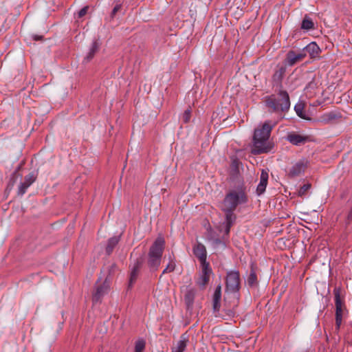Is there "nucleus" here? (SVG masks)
I'll list each match as a JSON object with an SVG mask.
<instances>
[{
	"mask_svg": "<svg viewBox=\"0 0 352 352\" xmlns=\"http://www.w3.org/2000/svg\"><path fill=\"white\" fill-rule=\"evenodd\" d=\"M278 120H266L254 129L252 153L260 154L270 152L273 148V144L269 141L271 131L277 124Z\"/></svg>",
	"mask_w": 352,
	"mask_h": 352,
	"instance_id": "nucleus-1",
	"label": "nucleus"
},
{
	"mask_svg": "<svg viewBox=\"0 0 352 352\" xmlns=\"http://www.w3.org/2000/svg\"><path fill=\"white\" fill-rule=\"evenodd\" d=\"M164 244V239L159 236L151 247L148 254V265L153 270H156L160 264Z\"/></svg>",
	"mask_w": 352,
	"mask_h": 352,
	"instance_id": "nucleus-2",
	"label": "nucleus"
},
{
	"mask_svg": "<svg viewBox=\"0 0 352 352\" xmlns=\"http://www.w3.org/2000/svg\"><path fill=\"white\" fill-rule=\"evenodd\" d=\"M246 201L245 192L241 189H237L226 195L223 204L226 209L234 210L239 204L245 203Z\"/></svg>",
	"mask_w": 352,
	"mask_h": 352,
	"instance_id": "nucleus-3",
	"label": "nucleus"
},
{
	"mask_svg": "<svg viewBox=\"0 0 352 352\" xmlns=\"http://www.w3.org/2000/svg\"><path fill=\"white\" fill-rule=\"evenodd\" d=\"M267 104L269 108L274 110H288L290 107L289 95L286 91H280L277 100L270 97L267 99Z\"/></svg>",
	"mask_w": 352,
	"mask_h": 352,
	"instance_id": "nucleus-4",
	"label": "nucleus"
},
{
	"mask_svg": "<svg viewBox=\"0 0 352 352\" xmlns=\"http://www.w3.org/2000/svg\"><path fill=\"white\" fill-rule=\"evenodd\" d=\"M239 274L238 271H230L228 272L226 276V292L230 293H236L239 289Z\"/></svg>",
	"mask_w": 352,
	"mask_h": 352,
	"instance_id": "nucleus-5",
	"label": "nucleus"
},
{
	"mask_svg": "<svg viewBox=\"0 0 352 352\" xmlns=\"http://www.w3.org/2000/svg\"><path fill=\"white\" fill-rule=\"evenodd\" d=\"M110 280L106 278L102 283L97 282L96 285V292L93 294V301L99 302L101 298L108 294L110 290Z\"/></svg>",
	"mask_w": 352,
	"mask_h": 352,
	"instance_id": "nucleus-6",
	"label": "nucleus"
},
{
	"mask_svg": "<svg viewBox=\"0 0 352 352\" xmlns=\"http://www.w3.org/2000/svg\"><path fill=\"white\" fill-rule=\"evenodd\" d=\"M307 166V161L306 160H300L292 164L287 170V175L291 178H294L302 175Z\"/></svg>",
	"mask_w": 352,
	"mask_h": 352,
	"instance_id": "nucleus-7",
	"label": "nucleus"
},
{
	"mask_svg": "<svg viewBox=\"0 0 352 352\" xmlns=\"http://www.w3.org/2000/svg\"><path fill=\"white\" fill-rule=\"evenodd\" d=\"M340 118H341V115L339 111H322L316 113V122L330 123Z\"/></svg>",
	"mask_w": 352,
	"mask_h": 352,
	"instance_id": "nucleus-8",
	"label": "nucleus"
},
{
	"mask_svg": "<svg viewBox=\"0 0 352 352\" xmlns=\"http://www.w3.org/2000/svg\"><path fill=\"white\" fill-rule=\"evenodd\" d=\"M201 266V273L200 274L199 278L197 280V285L201 288L204 289L208 284L210 276L212 273V269L210 267L209 264H205Z\"/></svg>",
	"mask_w": 352,
	"mask_h": 352,
	"instance_id": "nucleus-9",
	"label": "nucleus"
},
{
	"mask_svg": "<svg viewBox=\"0 0 352 352\" xmlns=\"http://www.w3.org/2000/svg\"><path fill=\"white\" fill-rule=\"evenodd\" d=\"M36 175L34 173H30L27 175L23 181L19 184L18 187L17 194L19 196L23 195L27 189L35 182Z\"/></svg>",
	"mask_w": 352,
	"mask_h": 352,
	"instance_id": "nucleus-10",
	"label": "nucleus"
},
{
	"mask_svg": "<svg viewBox=\"0 0 352 352\" xmlns=\"http://www.w3.org/2000/svg\"><path fill=\"white\" fill-rule=\"evenodd\" d=\"M336 304V324L338 329H340L342 321L343 309L340 296L338 292L335 295Z\"/></svg>",
	"mask_w": 352,
	"mask_h": 352,
	"instance_id": "nucleus-11",
	"label": "nucleus"
},
{
	"mask_svg": "<svg viewBox=\"0 0 352 352\" xmlns=\"http://www.w3.org/2000/svg\"><path fill=\"white\" fill-rule=\"evenodd\" d=\"M194 254L199 258L201 265H205V264H209L206 261L207 254L205 246L201 243L197 244L193 248Z\"/></svg>",
	"mask_w": 352,
	"mask_h": 352,
	"instance_id": "nucleus-12",
	"label": "nucleus"
},
{
	"mask_svg": "<svg viewBox=\"0 0 352 352\" xmlns=\"http://www.w3.org/2000/svg\"><path fill=\"white\" fill-rule=\"evenodd\" d=\"M306 56V53L303 51L296 53L294 51H289L287 54L286 63L288 65L292 66L296 63L302 60Z\"/></svg>",
	"mask_w": 352,
	"mask_h": 352,
	"instance_id": "nucleus-13",
	"label": "nucleus"
},
{
	"mask_svg": "<svg viewBox=\"0 0 352 352\" xmlns=\"http://www.w3.org/2000/svg\"><path fill=\"white\" fill-rule=\"evenodd\" d=\"M268 177V172L265 170H262L260 176V182L256 188V193L258 195H260L265 192L267 184Z\"/></svg>",
	"mask_w": 352,
	"mask_h": 352,
	"instance_id": "nucleus-14",
	"label": "nucleus"
},
{
	"mask_svg": "<svg viewBox=\"0 0 352 352\" xmlns=\"http://www.w3.org/2000/svg\"><path fill=\"white\" fill-rule=\"evenodd\" d=\"M223 210L226 212L225 232L226 234H228V233L230 232V229L233 223L234 222L236 217L233 213L234 210L226 209L225 207H223Z\"/></svg>",
	"mask_w": 352,
	"mask_h": 352,
	"instance_id": "nucleus-15",
	"label": "nucleus"
},
{
	"mask_svg": "<svg viewBox=\"0 0 352 352\" xmlns=\"http://www.w3.org/2000/svg\"><path fill=\"white\" fill-rule=\"evenodd\" d=\"M221 286L219 285L214 292L212 307L214 311H218L221 307Z\"/></svg>",
	"mask_w": 352,
	"mask_h": 352,
	"instance_id": "nucleus-16",
	"label": "nucleus"
},
{
	"mask_svg": "<svg viewBox=\"0 0 352 352\" xmlns=\"http://www.w3.org/2000/svg\"><path fill=\"white\" fill-rule=\"evenodd\" d=\"M286 139L294 145H300L303 144L307 140L305 137L295 133L288 134Z\"/></svg>",
	"mask_w": 352,
	"mask_h": 352,
	"instance_id": "nucleus-17",
	"label": "nucleus"
},
{
	"mask_svg": "<svg viewBox=\"0 0 352 352\" xmlns=\"http://www.w3.org/2000/svg\"><path fill=\"white\" fill-rule=\"evenodd\" d=\"M184 298L186 303L188 307H190L192 305L196 294L195 289L190 287H186L184 291Z\"/></svg>",
	"mask_w": 352,
	"mask_h": 352,
	"instance_id": "nucleus-18",
	"label": "nucleus"
},
{
	"mask_svg": "<svg viewBox=\"0 0 352 352\" xmlns=\"http://www.w3.org/2000/svg\"><path fill=\"white\" fill-rule=\"evenodd\" d=\"M299 118L302 120L316 122V113H321L322 111H296Z\"/></svg>",
	"mask_w": 352,
	"mask_h": 352,
	"instance_id": "nucleus-19",
	"label": "nucleus"
},
{
	"mask_svg": "<svg viewBox=\"0 0 352 352\" xmlns=\"http://www.w3.org/2000/svg\"><path fill=\"white\" fill-rule=\"evenodd\" d=\"M305 50L309 54L311 58L318 56L320 52V47L314 42L310 43L307 45Z\"/></svg>",
	"mask_w": 352,
	"mask_h": 352,
	"instance_id": "nucleus-20",
	"label": "nucleus"
},
{
	"mask_svg": "<svg viewBox=\"0 0 352 352\" xmlns=\"http://www.w3.org/2000/svg\"><path fill=\"white\" fill-rule=\"evenodd\" d=\"M187 340L186 338L182 337V339L177 342V346L174 347L172 352H184L186 347Z\"/></svg>",
	"mask_w": 352,
	"mask_h": 352,
	"instance_id": "nucleus-21",
	"label": "nucleus"
},
{
	"mask_svg": "<svg viewBox=\"0 0 352 352\" xmlns=\"http://www.w3.org/2000/svg\"><path fill=\"white\" fill-rule=\"evenodd\" d=\"M118 241H119V237H117V236H114V237L109 239L107 248H106L108 254H110L112 252L113 249L118 244Z\"/></svg>",
	"mask_w": 352,
	"mask_h": 352,
	"instance_id": "nucleus-22",
	"label": "nucleus"
},
{
	"mask_svg": "<svg viewBox=\"0 0 352 352\" xmlns=\"http://www.w3.org/2000/svg\"><path fill=\"white\" fill-rule=\"evenodd\" d=\"M247 283L249 286L254 287L258 285L257 277L254 270H252L248 278Z\"/></svg>",
	"mask_w": 352,
	"mask_h": 352,
	"instance_id": "nucleus-23",
	"label": "nucleus"
},
{
	"mask_svg": "<svg viewBox=\"0 0 352 352\" xmlns=\"http://www.w3.org/2000/svg\"><path fill=\"white\" fill-rule=\"evenodd\" d=\"M140 264V262L138 261L134 264L131 273V283L135 280Z\"/></svg>",
	"mask_w": 352,
	"mask_h": 352,
	"instance_id": "nucleus-24",
	"label": "nucleus"
},
{
	"mask_svg": "<svg viewBox=\"0 0 352 352\" xmlns=\"http://www.w3.org/2000/svg\"><path fill=\"white\" fill-rule=\"evenodd\" d=\"M301 28L306 30H309L314 28V23L309 19L305 18L302 22Z\"/></svg>",
	"mask_w": 352,
	"mask_h": 352,
	"instance_id": "nucleus-25",
	"label": "nucleus"
},
{
	"mask_svg": "<svg viewBox=\"0 0 352 352\" xmlns=\"http://www.w3.org/2000/svg\"><path fill=\"white\" fill-rule=\"evenodd\" d=\"M145 341L143 339L137 340L135 345V352H143L145 349Z\"/></svg>",
	"mask_w": 352,
	"mask_h": 352,
	"instance_id": "nucleus-26",
	"label": "nucleus"
},
{
	"mask_svg": "<svg viewBox=\"0 0 352 352\" xmlns=\"http://www.w3.org/2000/svg\"><path fill=\"white\" fill-rule=\"evenodd\" d=\"M311 188V185L309 184L303 185L298 191V195L300 197H302L305 195L306 192L309 190Z\"/></svg>",
	"mask_w": 352,
	"mask_h": 352,
	"instance_id": "nucleus-27",
	"label": "nucleus"
},
{
	"mask_svg": "<svg viewBox=\"0 0 352 352\" xmlns=\"http://www.w3.org/2000/svg\"><path fill=\"white\" fill-rule=\"evenodd\" d=\"M96 52V47L95 45H94L92 46V47L90 49V51H89L88 55L85 58V59L87 60V62H89L94 57Z\"/></svg>",
	"mask_w": 352,
	"mask_h": 352,
	"instance_id": "nucleus-28",
	"label": "nucleus"
},
{
	"mask_svg": "<svg viewBox=\"0 0 352 352\" xmlns=\"http://www.w3.org/2000/svg\"><path fill=\"white\" fill-rule=\"evenodd\" d=\"M175 264L174 262H170L166 267L164 270L163 271V274L164 273H166V272H173L174 270H175Z\"/></svg>",
	"mask_w": 352,
	"mask_h": 352,
	"instance_id": "nucleus-29",
	"label": "nucleus"
},
{
	"mask_svg": "<svg viewBox=\"0 0 352 352\" xmlns=\"http://www.w3.org/2000/svg\"><path fill=\"white\" fill-rule=\"evenodd\" d=\"M284 73V69H280L279 71L276 72L274 76H273V78L274 80H280L281 78H282V76Z\"/></svg>",
	"mask_w": 352,
	"mask_h": 352,
	"instance_id": "nucleus-30",
	"label": "nucleus"
},
{
	"mask_svg": "<svg viewBox=\"0 0 352 352\" xmlns=\"http://www.w3.org/2000/svg\"><path fill=\"white\" fill-rule=\"evenodd\" d=\"M182 118L184 122H188L190 118V111H184L182 113Z\"/></svg>",
	"mask_w": 352,
	"mask_h": 352,
	"instance_id": "nucleus-31",
	"label": "nucleus"
},
{
	"mask_svg": "<svg viewBox=\"0 0 352 352\" xmlns=\"http://www.w3.org/2000/svg\"><path fill=\"white\" fill-rule=\"evenodd\" d=\"M88 10H89V6H85L84 8H82L79 12H78V17L79 18H81L82 16H84L88 12Z\"/></svg>",
	"mask_w": 352,
	"mask_h": 352,
	"instance_id": "nucleus-32",
	"label": "nucleus"
},
{
	"mask_svg": "<svg viewBox=\"0 0 352 352\" xmlns=\"http://www.w3.org/2000/svg\"><path fill=\"white\" fill-rule=\"evenodd\" d=\"M120 8H121V6H120V5H116V6L114 7V8H113V11H112V14H113V15H114V14H116V13L117 12H118V11L120 10Z\"/></svg>",
	"mask_w": 352,
	"mask_h": 352,
	"instance_id": "nucleus-33",
	"label": "nucleus"
},
{
	"mask_svg": "<svg viewBox=\"0 0 352 352\" xmlns=\"http://www.w3.org/2000/svg\"><path fill=\"white\" fill-rule=\"evenodd\" d=\"M294 110H295V111L300 110V109H297V107L296 106V107H295V108H294Z\"/></svg>",
	"mask_w": 352,
	"mask_h": 352,
	"instance_id": "nucleus-34",
	"label": "nucleus"
}]
</instances>
